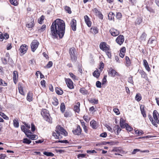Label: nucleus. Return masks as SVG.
I'll list each match as a JSON object with an SVG mask.
<instances>
[{
    "mask_svg": "<svg viewBox=\"0 0 159 159\" xmlns=\"http://www.w3.org/2000/svg\"><path fill=\"white\" fill-rule=\"evenodd\" d=\"M51 33L53 39H61L63 37L65 30V25L64 21L60 19H57L52 23L50 27Z\"/></svg>",
    "mask_w": 159,
    "mask_h": 159,
    "instance_id": "f257e3e1",
    "label": "nucleus"
},
{
    "mask_svg": "<svg viewBox=\"0 0 159 159\" xmlns=\"http://www.w3.org/2000/svg\"><path fill=\"white\" fill-rule=\"evenodd\" d=\"M55 131L53 133L52 135L56 139H61L63 136H66L67 135V132L60 125L56 126Z\"/></svg>",
    "mask_w": 159,
    "mask_h": 159,
    "instance_id": "f03ea898",
    "label": "nucleus"
},
{
    "mask_svg": "<svg viewBox=\"0 0 159 159\" xmlns=\"http://www.w3.org/2000/svg\"><path fill=\"white\" fill-rule=\"evenodd\" d=\"M69 54L72 61L75 62L77 59V55L75 48H70L69 49Z\"/></svg>",
    "mask_w": 159,
    "mask_h": 159,
    "instance_id": "7ed1b4c3",
    "label": "nucleus"
},
{
    "mask_svg": "<svg viewBox=\"0 0 159 159\" xmlns=\"http://www.w3.org/2000/svg\"><path fill=\"white\" fill-rule=\"evenodd\" d=\"M41 114L45 120L49 123H52V118L50 117L48 111L47 110L45 109L43 110Z\"/></svg>",
    "mask_w": 159,
    "mask_h": 159,
    "instance_id": "20e7f679",
    "label": "nucleus"
},
{
    "mask_svg": "<svg viewBox=\"0 0 159 159\" xmlns=\"http://www.w3.org/2000/svg\"><path fill=\"white\" fill-rule=\"evenodd\" d=\"M153 120L156 125H153L156 127H157V124H159V114L156 110H154L153 113Z\"/></svg>",
    "mask_w": 159,
    "mask_h": 159,
    "instance_id": "39448f33",
    "label": "nucleus"
},
{
    "mask_svg": "<svg viewBox=\"0 0 159 159\" xmlns=\"http://www.w3.org/2000/svg\"><path fill=\"white\" fill-rule=\"evenodd\" d=\"M39 44V43L37 40L34 39L33 40L30 45L31 51L33 52H34L38 48Z\"/></svg>",
    "mask_w": 159,
    "mask_h": 159,
    "instance_id": "423d86ee",
    "label": "nucleus"
},
{
    "mask_svg": "<svg viewBox=\"0 0 159 159\" xmlns=\"http://www.w3.org/2000/svg\"><path fill=\"white\" fill-rule=\"evenodd\" d=\"M65 80L68 87L70 89H73L74 87L73 83L71 80L70 79H65Z\"/></svg>",
    "mask_w": 159,
    "mask_h": 159,
    "instance_id": "0eeeda50",
    "label": "nucleus"
},
{
    "mask_svg": "<svg viewBox=\"0 0 159 159\" xmlns=\"http://www.w3.org/2000/svg\"><path fill=\"white\" fill-rule=\"evenodd\" d=\"M124 41V38L122 35H120L116 39V42L119 45H121Z\"/></svg>",
    "mask_w": 159,
    "mask_h": 159,
    "instance_id": "6e6552de",
    "label": "nucleus"
},
{
    "mask_svg": "<svg viewBox=\"0 0 159 159\" xmlns=\"http://www.w3.org/2000/svg\"><path fill=\"white\" fill-rule=\"evenodd\" d=\"M27 49V45L24 44L20 46L19 50L21 53H22V54H24L26 52Z\"/></svg>",
    "mask_w": 159,
    "mask_h": 159,
    "instance_id": "1a4fd4ad",
    "label": "nucleus"
},
{
    "mask_svg": "<svg viewBox=\"0 0 159 159\" xmlns=\"http://www.w3.org/2000/svg\"><path fill=\"white\" fill-rule=\"evenodd\" d=\"M99 47L100 49L103 51H107L109 50V48L106 45V43L104 42L101 43Z\"/></svg>",
    "mask_w": 159,
    "mask_h": 159,
    "instance_id": "9d476101",
    "label": "nucleus"
},
{
    "mask_svg": "<svg viewBox=\"0 0 159 159\" xmlns=\"http://www.w3.org/2000/svg\"><path fill=\"white\" fill-rule=\"evenodd\" d=\"M109 31L111 35L113 36H116L120 34L119 31L114 28H111Z\"/></svg>",
    "mask_w": 159,
    "mask_h": 159,
    "instance_id": "9b49d317",
    "label": "nucleus"
},
{
    "mask_svg": "<svg viewBox=\"0 0 159 159\" xmlns=\"http://www.w3.org/2000/svg\"><path fill=\"white\" fill-rule=\"evenodd\" d=\"M81 129L79 125H77V128L72 130L73 133L75 135H79L81 132Z\"/></svg>",
    "mask_w": 159,
    "mask_h": 159,
    "instance_id": "f8f14e48",
    "label": "nucleus"
},
{
    "mask_svg": "<svg viewBox=\"0 0 159 159\" xmlns=\"http://www.w3.org/2000/svg\"><path fill=\"white\" fill-rule=\"evenodd\" d=\"M70 25L72 30L75 31L76 30V20L72 19L70 22Z\"/></svg>",
    "mask_w": 159,
    "mask_h": 159,
    "instance_id": "ddd939ff",
    "label": "nucleus"
},
{
    "mask_svg": "<svg viewBox=\"0 0 159 159\" xmlns=\"http://www.w3.org/2000/svg\"><path fill=\"white\" fill-rule=\"evenodd\" d=\"M109 75L111 76L114 77L116 75H119V74L115 70L112 68H111L108 71Z\"/></svg>",
    "mask_w": 159,
    "mask_h": 159,
    "instance_id": "4468645a",
    "label": "nucleus"
},
{
    "mask_svg": "<svg viewBox=\"0 0 159 159\" xmlns=\"http://www.w3.org/2000/svg\"><path fill=\"white\" fill-rule=\"evenodd\" d=\"M84 18L85 22L87 26L89 27H91V22L90 20V19L89 17L87 15H85L84 16Z\"/></svg>",
    "mask_w": 159,
    "mask_h": 159,
    "instance_id": "2eb2a0df",
    "label": "nucleus"
},
{
    "mask_svg": "<svg viewBox=\"0 0 159 159\" xmlns=\"http://www.w3.org/2000/svg\"><path fill=\"white\" fill-rule=\"evenodd\" d=\"M18 73L17 71H14L13 73V79L14 83L16 84L17 81Z\"/></svg>",
    "mask_w": 159,
    "mask_h": 159,
    "instance_id": "dca6fc26",
    "label": "nucleus"
},
{
    "mask_svg": "<svg viewBox=\"0 0 159 159\" xmlns=\"http://www.w3.org/2000/svg\"><path fill=\"white\" fill-rule=\"evenodd\" d=\"M90 126L94 129H97L98 126V124L94 120H93L90 122Z\"/></svg>",
    "mask_w": 159,
    "mask_h": 159,
    "instance_id": "f3484780",
    "label": "nucleus"
},
{
    "mask_svg": "<svg viewBox=\"0 0 159 159\" xmlns=\"http://www.w3.org/2000/svg\"><path fill=\"white\" fill-rule=\"evenodd\" d=\"M143 65L145 67L146 70L148 72L150 71V68L149 67L148 63L147 62V60L145 59L143 60Z\"/></svg>",
    "mask_w": 159,
    "mask_h": 159,
    "instance_id": "a211bd4d",
    "label": "nucleus"
},
{
    "mask_svg": "<svg viewBox=\"0 0 159 159\" xmlns=\"http://www.w3.org/2000/svg\"><path fill=\"white\" fill-rule=\"evenodd\" d=\"M120 125L122 128H125V126H126L125 120L123 118H120Z\"/></svg>",
    "mask_w": 159,
    "mask_h": 159,
    "instance_id": "6ab92c4d",
    "label": "nucleus"
},
{
    "mask_svg": "<svg viewBox=\"0 0 159 159\" xmlns=\"http://www.w3.org/2000/svg\"><path fill=\"white\" fill-rule=\"evenodd\" d=\"M30 22L26 24V26L29 28H31L34 25V20L32 18H30Z\"/></svg>",
    "mask_w": 159,
    "mask_h": 159,
    "instance_id": "aec40b11",
    "label": "nucleus"
},
{
    "mask_svg": "<svg viewBox=\"0 0 159 159\" xmlns=\"http://www.w3.org/2000/svg\"><path fill=\"white\" fill-rule=\"evenodd\" d=\"M80 103L78 102L77 103V105L74 106V109L75 112L79 113L80 111Z\"/></svg>",
    "mask_w": 159,
    "mask_h": 159,
    "instance_id": "412c9836",
    "label": "nucleus"
},
{
    "mask_svg": "<svg viewBox=\"0 0 159 159\" xmlns=\"http://www.w3.org/2000/svg\"><path fill=\"white\" fill-rule=\"evenodd\" d=\"M100 72L98 70H96L93 73V75L95 77L98 78L100 75Z\"/></svg>",
    "mask_w": 159,
    "mask_h": 159,
    "instance_id": "4be33fe9",
    "label": "nucleus"
},
{
    "mask_svg": "<svg viewBox=\"0 0 159 159\" xmlns=\"http://www.w3.org/2000/svg\"><path fill=\"white\" fill-rule=\"evenodd\" d=\"M125 59L126 63V66L127 67L130 66L131 64V62L129 57H128L126 56L125 57Z\"/></svg>",
    "mask_w": 159,
    "mask_h": 159,
    "instance_id": "5701e85b",
    "label": "nucleus"
},
{
    "mask_svg": "<svg viewBox=\"0 0 159 159\" xmlns=\"http://www.w3.org/2000/svg\"><path fill=\"white\" fill-rule=\"evenodd\" d=\"M13 125L16 128H18L19 126V123L16 118L14 119L13 120Z\"/></svg>",
    "mask_w": 159,
    "mask_h": 159,
    "instance_id": "b1692460",
    "label": "nucleus"
},
{
    "mask_svg": "<svg viewBox=\"0 0 159 159\" xmlns=\"http://www.w3.org/2000/svg\"><path fill=\"white\" fill-rule=\"evenodd\" d=\"M32 94L30 92H29L27 94V99L29 102L32 101Z\"/></svg>",
    "mask_w": 159,
    "mask_h": 159,
    "instance_id": "393cba45",
    "label": "nucleus"
},
{
    "mask_svg": "<svg viewBox=\"0 0 159 159\" xmlns=\"http://www.w3.org/2000/svg\"><path fill=\"white\" fill-rule=\"evenodd\" d=\"M115 15L112 12H110L108 15V19L110 20H111L114 18Z\"/></svg>",
    "mask_w": 159,
    "mask_h": 159,
    "instance_id": "a878e982",
    "label": "nucleus"
},
{
    "mask_svg": "<svg viewBox=\"0 0 159 159\" xmlns=\"http://www.w3.org/2000/svg\"><path fill=\"white\" fill-rule=\"evenodd\" d=\"M89 102L91 103H94V104H97L98 103V100L94 99L93 98H90L88 99Z\"/></svg>",
    "mask_w": 159,
    "mask_h": 159,
    "instance_id": "bb28decb",
    "label": "nucleus"
},
{
    "mask_svg": "<svg viewBox=\"0 0 159 159\" xmlns=\"http://www.w3.org/2000/svg\"><path fill=\"white\" fill-rule=\"evenodd\" d=\"M140 110L141 113L144 117H145L146 116L145 111L144 110L143 106H141Z\"/></svg>",
    "mask_w": 159,
    "mask_h": 159,
    "instance_id": "cd10ccee",
    "label": "nucleus"
},
{
    "mask_svg": "<svg viewBox=\"0 0 159 159\" xmlns=\"http://www.w3.org/2000/svg\"><path fill=\"white\" fill-rule=\"evenodd\" d=\"M55 91L57 94L58 95H61L63 93V91L61 89L58 88H56L55 89Z\"/></svg>",
    "mask_w": 159,
    "mask_h": 159,
    "instance_id": "c85d7f7f",
    "label": "nucleus"
},
{
    "mask_svg": "<svg viewBox=\"0 0 159 159\" xmlns=\"http://www.w3.org/2000/svg\"><path fill=\"white\" fill-rule=\"evenodd\" d=\"M65 109V103L64 102H62L60 106V110L61 112L62 113H63Z\"/></svg>",
    "mask_w": 159,
    "mask_h": 159,
    "instance_id": "c756f323",
    "label": "nucleus"
},
{
    "mask_svg": "<svg viewBox=\"0 0 159 159\" xmlns=\"http://www.w3.org/2000/svg\"><path fill=\"white\" fill-rule=\"evenodd\" d=\"M147 34L145 32L143 33L141 36L140 39L141 41H145Z\"/></svg>",
    "mask_w": 159,
    "mask_h": 159,
    "instance_id": "7c9ffc66",
    "label": "nucleus"
},
{
    "mask_svg": "<svg viewBox=\"0 0 159 159\" xmlns=\"http://www.w3.org/2000/svg\"><path fill=\"white\" fill-rule=\"evenodd\" d=\"M18 90L19 93L22 95H25L24 93L23 90V88L21 87V85L18 86Z\"/></svg>",
    "mask_w": 159,
    "mask_h": 159,
    "instance_id": "2f4dec72",
    "label": "nucleus"
},
{
    "mask_svg": "<svg viewBox=\"0 0 159 159\" xmlns=\"http://www.w3.org/2000/svg\"><path fill=\"white\" fill-rule=\"evenodd\" d=\"M141 95L139 93L137 94L135 97V100L138 102L141 99Z\"/></svg>",
    "mask_w": 159,
    "mask_h": 159,
    "instance_id": "473e14b6",
    "label": "nucleus"
},
{
    "mask_svg": "<svg viewBox=\"0 0 159 159\" xmlns=\"http://www.w3.org/2000/svg\"><path fill=\"white\" fill-rule=\"evenodd\" d=\"M27 137H29L30 139H32L34 140L36 138L37 136L36 135H32L31 134H26Z\"/></svg>",
    "mask_w": 159,
    "mask_h": 159,
    "instance_id": "72a5a7b5",
    "label": "nucleus"
},
{
    "mask_svg": "<svg viewBox=\"0 0 159 159\" xmlns=\"http://www.w3.org/2000/svg\"><path fill=\"white\" fill-rule=\"evenodd\" d=\"M52 104L54 106H57L58 104V99L56 98H54L53 99V101L52 102Z\"/></svg>",
    "mask_w": 159,
    "mask_h": 159,
    "instance_id": "f704fd0d",
    "label": "nucleus"
},
{
    "mask_svg": "<svg viewBox=\"0 0 159 159\" xmlns=\"http://www.w3.org/2000/svg\"><path fill=\"white\" fill-rule=\"evenodd\" d=\"M125 128L126 130L131 131L133 130V128L129 125L128 124H125Z\"/></svg>",
    "mask_w": 159,
    "mask_h": 159,
    "instance_id": "c9c22d12",
    "label": "nucleus"
},
{
    "mask_svg": "<svg viewBox=\"0 0 159 159\" xmlns=\"http://www.w3.org/2000/svg\"><path fill=\"white\" fill-rule=\"evenodd\" d=\"M46 28V25H43L41 27L40 29H38V31L39 32H41L45 30Z\"/></svg>",
    "mask_w": 159,
    "mask_h": 159,
    "instance_id": "e433bc0d",
    "label": "nucleus"
},
{
    "mask_svg": "<svg viewBox=\"0 0 159 159\" xmlns=\"http://www.w3.org/2000/svg\"><path fill=\"white\" fill-rule=\"evenodd\" d=\"M43 154L47 156H53L54 155V154L52 152H44Z\"/></svg>",
    "mask_w": 159,
    "mask_h": 159,
    "instance_id": "4c0bfd02",
    "label": "nucleus"
},
{
    "mask_svg": "<svg viewBox=\"0 0 159 159\" xmlns=\"http://www.w3.org/2000/svg\"><path fill=\"white\" fill-rule=\"evenodd\" d=\"M31 142V141L27 138L24 139L23 140V142L27 144H29Z\"/></svg>",
    "mask_w": 159,
    "mask_h": 159,
    "instance_id": "58836bf2",
    "label": "nucleus"
},
{
    "mask_svg": "<svg viewBox=\"0 0 159 159\" xmlns=\"http://www.w3.org/2000/svg\"><path fill=\"white\" fill-rule=\"evenodd\" d=\"M21 130L26 134H27V132H28V130L27 129H26L25 128V126L24 125H22L21 126Z\"/></svg>",
    "mask_w": 159,
    "mask_h": 159,
    "instance_id": "ea45409f",
    "label": "nucleus"
},
{
    "mask_svg": "<svg viewBox=\"0 0 159 159\" xmlns=\"http://www.w3.org/2000/svg\"><path fill=\"white\" fill-rule=\"evenodd\" d=\"M154 41H155V37H152L149 39L148 43L152 44Z\"/></svg>",
    "mask_w": 159,
    "mask_h": 159,
    "instance_id": "a19ab883",
    "label": "nucleus"
},
{
    "mask_svg": "<svg viewBox=\"0 0 159 159\" xmlns=\"http://www.w3.org/2000/svg\"><path fill=\"white\" fill-rule=\"evenodd\" d=\"M142 20L140 18H138L135 21V23L136 24L139 25L142 22Z\"/></svg>",
    "mask_w": 159,
    "mask_h": 159,
    "instance_id": "79ce46f5",
    "label": "nucleus"
},
{
    "mask_svg": "<svg viewBox=\"0 0 159 159\" xmlns=\"http://www.w3.org/2000/svg\"><path fill=\"white\" fill-rule=\"evenodd\" d=\"M80 92L83 94H86L88 93L87 90H85L84 88H81L80 90Z\"/></svg>",
    "mask_w": 159,
    "mask_h": 159,
    "instance_id": "37998d69",
    "label": "nucleus"
},
{
    "mask_svg": "<svg viewBox=\"0 0 159 159\" xmlns=\"http://www.w3.org/2000/svg\"><path fill=\"white\" fill-rule=\"evenodd\" d=\"M0 115L4 119L6 120L9 119V117H7L4 113L0 112Z\"/></svg>",
    "mask_w": 159,
    "mask_h": 159,
    "instance_id": "c03bdc74",
    "label": "nucleus"
},
{
    "mask_svg": "<svg viewBox=\"0 0 159 159\" xmlns=\"http://www.w3.org/2000/svg\"><path fill=\"white\" fill-rule=\"evenodd\" d=\"M148 117L150 120V121H151L152 124L153 125H156L155 124V122L153 120V118L152 117V116L151 115H148Z\"/></svg>",
    "mask_w": 159,
    "mask_h": 159,
    "instance_id": "a18cd8bd",
    "label": "nucleus"
},
{
    "mask_svg": "<svg viewBox=\"0 0 159 159\" xmlns=\"http://www.w3.org/2000/svg\"><path fill=\"white\" fill-rule=\"evenodd\" d=\"M93 30V32L95 34H97L98 32V30L97 27H94L93 28H91L90 29V31H91V30Z\"/></svg>",
    "mask_w": 159,
    "mask_h": 159,
    "instance_id": "49530a36",
    "label": "nucleus"
},
{
    "mask_svg": "<svg viewBox=\"0 0 159 159\" xmlns=\"http://www.w3.org/2000/svg\"><path fill=\"white\" fill-rule=\"evenodd\" d=\"M53 65V63L52 61H49L47 64L46 66V67L47 68H49L51 67Z\"/></svg>",
    "mask_w": 159,
    "mask_h": 159,
    "instance_id": "de8ad7c7",
    "label": "nucleus"
},
{
    "mask_svg": "<svg viewBox=\"0 0 159 159\" xmlns=\"http://www.w3.org/2000/svg\"><path fill=\"white\" fill-rule=\"evenodd\" d=\"M140 74L142 78H145L147 77V75L145 72L142 70L140 72Z\"/></svg>",
    "mask_w": 159,
    "mask_h": 159,
    "instance_id": "09e8293b",
    "label": "nucleus"
},
{
    "mask_svg": "<svg viewBox=\"0 0 159 159\" xmlns=\"http://www.w3.org/2000/svg\"><path fill=\"white\" fill-rule=\"evenodd\" d=\"M69 74L72 79L74 80H77V78L76 76L74 75L72 73L70 72L69 73Z\"/></svg>",
    "mask_w": 159,
    "mask_h": 159,
    "instance_id": "8fccbe9b",
    "label": "nucleus"
},
{
    "mask_svg": "<svg viewBox=\"0 0 159 159\" xmlns=\"http://www.w3.org/2000/svg\"><path fill=\"white\" fill-rule=\"evenodd\" d=\"M65 10L67 11L70 14L71 13L70 8L68 6H66L65 7Z\"/></svg>",
    "mask_w": 159,
    "mask_h": 159,
    "instance_id": "3c124183",
    "label": "nucleus"
},
{
    "mask_svg": "<svg viewBox=\"0 0 159 159\" xmlns=\"http://www.w3.org/2000/svg\"><path fill=\"white\" fill-rule=\"evenodd\" d=\"M44 17L43 16H42L41 17H40L38 19V22L39 24H41L42 21L44 20Z\"/></svg>",
    "mask_w": 159,
    "mask_h": 159,
    "instance_id": "603ef678",
    "label": "nucleus"
},
{
    "mask_svg": "<svg viewBox=\"0 0 159 159\" xmlns=\"http://www.w3.org/2000/svg\"><path fill=\"white\" fill-rule=\"evenodd\" d=\"M128 82L132 84H134V81L133 80V77L130 76L128 78Z\"/></svg>",
    "mask_w": 159,
    "mask_h": 159,
    "instance_id": "864d4df0",
    "label": "nucleus"
},
{
    "mask_svg": "<svg viewBox=\"0 0 159 159\" xmlns=\"http://www.w3.org/2000/svg\"><path fill=\"white\" fill-rule=\"evenodd\" d=\"M10 2L14 6H16L17 5V2L16 0H10Z\"/></svg>",
    "mask_w": 159,
    "mask_h": 159,
    "instance_id": "5fc2aeb1",
    "label": "nucleus"
},
{
    "mask_svg": "<svg viewBox=\"0 0 159 159\" xmlns=\"http://www.w3.org/2000/svg\"><path fill=\"white\" fill-rule=\"evenodd\" d=\"M96 86L98 88H101L102 86L101 82L99 81H97L96 83Z\"/></svg>",
    "mask_w": 159,
    "mask_h": 159,
    "instance_id": "6e6d98bb",
    "label": "nucleus"
},
{
    "mask_svg": "<svg viewBox=\"0 0 159 159\" xmlns=\"http://www.w3.org/2000/svg\"><path fill=\"white\" fill-rule=\"evenodd\" d=\"M107 75H104L103 79L102 80V84H104L107 81Z\"/></svg>",
    "mask_w": 159,
    "mask_h": 159,
    "instance_id": "4d7b16f0",
    "label": "nucleus"
},
{
    "mask_svg": "<svg viewBox=\"0 0 159 159\" xmlns=\"http://www.w3.org/2000/svg\"><path fill=\"white\" fill-rule=\"evenodd\" d=\"M84 119L86 122H89V118L88 116H83Z\"/></svg>",
    "mask_w": 159,
    "mask_h": 159,
    "instance_id": "13d9d810",
    "label": "nucleus"
},
{
    "mask_svg": "<svg viewBox=\"0 0 159 159\" xmlns=\"http://www.w3.org/2000/svg\"><path fill=\"white\" fill-rule=\"evenodd\" d=\"M86 156V154H79L78 155H77V157L79 158H80V157H81V158H84V157H85Z\"/></svg>",
    "mask_w": 159,
    "mask_h": 159,
    "instance_id": "bf43d9fd",
    "label": "nucleus"
},
{
    "mask_svg": "<svg viewBox=\"0 0 159 159\" xmlns=\"http://www.w3.org/2000/svg\"><path fill=\"white\" fill-rule=\"evenodd\" d=\"M113 111L116 115H118L120 114V111L118 109L115 108L113 109Z\"/></svg>",
    "mask_w": 159,
    "mask_h": 159,
    "instance_id": "052dcab7",
    "label": "nucleus"
},
{
    "mask_svg": "<svg viewBox=\"0 0 159 159\" xmlns=\"http://www.w3.org/2000/svg\"><path fill=\"white\" fill-rule=\"evenodd\" d=\"M122 15L121 13L120 12H118L117 13L116 15V17L118 19H120L122 17Z\"/></svg>",
    "mask_w": 159,
    "mask_h": 159,
    "instance_id": "680f3d73",
    "label": "nucleus"
},
{
    "mask_svg": "<svg viewBox=\"0 0 159 159\" xmlns=\"http://www.w3.org/2000/svg\"><path fill=\"white\" fill-rule=\"evenodd\" d=\"M70 113L69 112L66 111L65 113L64 116L65 117H67L70 116Z\"/></svg>",
    "mask_w": 159,
    "mask_h": 159,
    "instance_id": "e2e57ef3",
    "label": "nucleus"
},
{
    "mask_svg": "<svg viewBox=\"0 0 159 159\" xmlns=\"http://www.w3.org/2000/svg\"><path fill=\"white\" fill-rule=\"evenodd\" d=\"M31 129L32 131H34L35 130V126L33 123H32L31 124Z\"/></svg>",
    "mask_w": 159,
    "mask_h": 159,
    "instance_id": "0e129e2a",
    "label": "nucleus"
},
{
    "mask_svg": "<svg viewBox=\"0 0 159 159\" xmlns=\"http://www.w3.org/2000/svg\"><path fill=\"white\" fill-rule=\"evenodd\" d=\"M87 152L88 153H96L97 152L96 151L94 150H87Z\"/></svg>",
    "mask_w": 159,
    "mask_h": 159,
    "instance_id": "69168bd1",
    "label": "nucleus"
},
{
    "mask_svg": "<svg viewBox=\"0 0 159 159\" xmlns=\"http://www.w3.org/2000/svg\"><path fill=\"white\" fill-rule=\"evenodd\" d=\"M107 136V134L106 132L102 133L100 134V136L103 138H105Z\"/></svg>",
    "mask_w": 159,
    "mask_h": 159,
    "instance_id": "338daca9",
    "label": "nucleus"
},
{
    "mask_svg": "<svg viewBox=\"0 0 159 159\" xmlns=\"http://www.w3.org/2000/svg\"><path fill=\"white\" fill-rule=\"evenodd\" d=\"M83 129H84V132L86 133H87L88 132L87 127L86 125H84H84H83Z\"/></svg>",
    "mask_w": 159,
    "mask_h": 159,
    "instance_id": "774afa93",
    "label": "nucleus"
}]
</instances>
